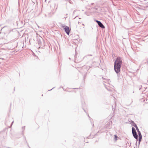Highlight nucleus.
<instances>
[{
    "label": "nucleus",
    "mask_w": 148,
    "mask_h": 148,
    "mask_svg": "<svg viewBox=\"0 0 148 148\" xmlns=\"http://www.w3.org/2000/svg\"><path fill=\"white\" fill-rule=\"evenodd\" d=\"M122 63L121 58L119 57H117L115 60L114 64V70L116 73L120 71Z\"/></svg>",
    "instance_id": "f257e3e1"
},
{
    "label": "nucleus",
    "mask_w": 148,
    "mask_h": 148,
    "mask_svg": "<svg viewBox=\"0 0 148 148\" xmlns=\"http://www.w3.org/2000/svg\"><path fill=\"white\" fill-rule=\"evenodd\" d=\"M132 133L134 138L136 139H137L138 137V135L136 133L135 129L133 127L132 128Z\"/></svg>",
    "instance_id": "f03ea898"
},
{
    "label": "nucleus",
    "mask_w": 148,
    "mask_h": 148,
    "mask_svg": "<svg viewBox=\"0 0 148 148\" xmlns=\"http://www.w3.org/2000/svg\"><path fill=\"white\" fill-rule=\"evenodd\" d=\"M63 28L64 29L66 33L69 35L70 33V30L69 27L66 26H63Z\"/></svg>",
    "instance_id": "7ed1b4c3"
},
{
    "label": "nucleus",
    "mask_w": 148,
    "mask_h": 148,
    "mask_svg": "<svg viewBox=\"0 0 148 148\" xmlns=\"http://www.w3.org/2000/svg\"><path fill=\"white\" fill-rule=\"evenodd\" d=\"M96 21L97 23L99 25L101 28H104L105 27L100 22L97 20H96Z\"/></svg>",
    "instance_id": "20e7f679"
},
{
    "label": "nucleus",
    "mask_w": 148,
    "mask_h": 148,
    "mask_svg": "<svg viewBox=\"0 0 148 148\" xmlns=\"http://www.w3.org/2000/svg\"><path fill=\"white\" fill-rule=\"evenodd\" d=\"M138 136L140 139H141L142 138V136L140 131H139L138 132Z\"/></svg>",
    "instance_id": "39448f33"
},
{
    "label": "nucleus",
    "mask_w": 148,
    "mask_h": 148,
    "mask_svg": "<svg viewBox=\"0 0 148 148\" xmlns=\"http://www.w3.org/2000/svg\"><path fill=\"white\" fill-rule=\"evenodd\" d=\"M135 127H136V130H137L138 132L139 131H140L139 130V129L137 127V126H136V125H135Z\"/></svg>",
    "instance_id": "423d86ee"
},
{
    "label": "nucleus",
    "mask_w": 148,
    "mask_h": 148,
    "mask_svg": "<svg viewBox=\"0 0 148 148\" xmlns=\"http://www.w3.org/2000/svg\"><path fill=\"white\" fill-rule=\"evenodd\" d=\"M114 136V139L115 140H116L117 139V136L116 135H115Z\"/></svg>",
    "instance_id": "0eeeda50"
},
{
    "label": "nucleus",
    "mask_w": 148,
    "mask_h": 148,
    "mask_svg": "<svg viewBox=\"0 0 148 148\" xmlns=\"http://www.w3.org/2000/svg\"><path fill=\"white\" fill-rule=\"evenodd\" d=\"M13 122H14L13 121L12 122V124H13Z\"/></svg>",
    "instance_id": "6e6552de"
},
{
    "label": "nucleus",
    "mask_w": 148,
    "mask_h": 148,
    "mask_svg": "<svg viewBox=\"0 0 148 148\" xmlns=\"http://www.w3.org/2000/svg\"><path fill=\"white\" fill-rule=\"evenodd\" d=\"M82 25H83L84 26V24H83Z\"/></svg>",
    "instance_id": "1a4fd4ad"
}]
</instances>
